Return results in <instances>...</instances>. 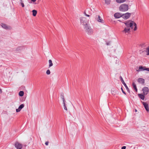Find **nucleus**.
Segmentation results:
<instances>
[{
    "instance_id": "nucleus-1",
    "label": "nucleus",
    "mask_w": 149,
    "mask_h": 149,
    "mask_svg": "<svg viewBox=\"0 0 149 149\" xmlns=\"http://www.w3.org/2000/svg\"><path fill=\"white\" fill-rule=\"evenodd\" d=\"M123 23L125 24L126 27L122 31L123 32L126 34L129 33L130 32V29H133V26H134V31L137 30V28L136 23L134 21L129 20L126 21Z\"/></svg>"
},
{
    "instance_id": "nucleus-2",
    "label": "nucleus",
    "mask_w": 149,
    "mask_h": 149,
    "mask_svg": "<svg viewBox=\"0 0 149 149\" xmlns=\"http://www.w3.org/2000/svg\"><path fill=\"white\" fill-rule=\"evenodd\" d=\"M86 32L89 35H91L93 33V30L91 28L89 25L84 27V28Z\"/></svg>"
},
{
    "instance_id": "nucleus-3",
    "label": "nucleus",
    "mask_w": 149,
    "mask_h": 149,
    "mask_svg": "<svg viewBox=\"0 0 149 149\" xmlns=\"http://www.w3.org/2000/svg\"><path fill=\"white\" fill-rule=\"evenodd\" d=\"M81 24L84 27L89 25L88 24L89 20L87 19L85 17H82L80 19Z\"/></svg>"
},
{
    "instance_id": "nucleus-4",
    "label": "nucleus",
    "mask_w": 149,
    "mask_h": 149,
    "mask_svg": "<svg viewBox=\"0 0 149 149\" xmlns=\"http://www.w3.org/2000/svg\"><path fill=\"white\" fill-rule=\"evenodd\" d=\"M129 9V6L127 4L124 3L121 5L119 7V10L121 11L125 12Z\"/></svg>"
},
{
    "instance_id": "nucleus-5",
    "label": "nucleus",
    "mask_w": 149,
    "mask_h": 149,
    "mask_svg": "<svg viewBox=\"0 0 149 149\" xmlns=\"http://www.w3.org/2000/svg\"><path fill=\"white\" fill-rule=\"evenodd\" d=\"M131 14L130 13H126L122 15V17L125 19H128L130 17Z\"/></svg>"
},
{
    "instance_id": "nucleus-6",
    "label": "nucleus",
    "mask_w": 149,
    "mask_h": 149,
    "mask_svg": "<svg viewBox=\"0 0 149 149\" xmlns=\"http://www.w3.org/2000/svg\"><path fill=\"white\" fill-rule=\"evenodd\" d=\"M144 70H147L149 71V68H146L145 67H143L142 66H140L138 70H137L138 72H139L141 71H143Z\"/></svg>"
},
{
    "instance_id": "nucleus-7",
    "label": "nucleus",
    "mask_w": 149,
    "mask_h": 149,
    "mask_svg": "<svg viewBox=\"0 0 149 149\" xmlns=\"http://www.w3.org/2000/svg\"><path fill=\"white\" fill-rule=\"evenodd\" d=\"M120 80H121V82H122L123 84L124 85V86H125L126 88V89L127 90V91H128V92H129V89L128 88V87L127 86V85L125 83V82L124 80H123V78L121 76H120Z\"/></svg>"
},
{
    "instance_id": "nucleus-8",
    "label": "nucleus",
    "mask_w": 149,
    "mask_h": 149,
    "mask_svg": "<svg viewBox=\"0 0 149 149\" xmlns=\"http://www.w3.org/2000/svg\"><path fill=\"white\" fill-rule=\"evenodd\" d=\"M15 146L17 149H21L22 147V145L18 142H16Z\"/></svg>"
},
{
    "instance_id": "nucleus-9",
    "label": "nucleus",
    "mask_w": 149,
    "mask_h": 149,
    "mask_svg": "<svg viewBox=\"0 0 149 149\" xmlns=\"http://www.w3.org/2000/svg\"><path fill=\"white\" fill-rule=\"evenodd\" d=\"M95 19L99 22H101L102 23H103L104 22V21L99 15L97 16V17H96Z\"/></svg>"
},
{
    "instance_id": "nucleus-10",
    "label": "nucleus",
    "mask_w": 149,
    "mask_h": 149,
    "mask_svg": "<svg viewBox=\"0 0 149 149\" xmlns=\"http://www.w3.org/2000/svg\"><path fill=\"white\" fill-rule=\"evenodd\" d=\"M142 103L146 111H149V108L148 104L144 102H142Z\"/></svg>"
},
{
    "instance_id": "nucleus-11",
    "label": "nucleus",
    "mask_w": 149,
    "mask_h": 149,
    "mask_svg": "<svg viewBox=\"0 0 149 149\" xmlns=\"http://www.w3.org/2000/svg\"><path fill=\"white\" fill-rule=\"evenodd\" d=\"M148 90L149 89L147 87H144L143 88L142 90L143 93L145 95L147 94L148 92Z\"/></svg>"
},
{
    "instance_id": "nucleus-12",
    "label": "nucleus",
    "mask_w": 149,
    "mask_h": 149,
    "mask_svg": "<svg viewBox=\"0 0 149 149\" xmlns=\"http://www.w3.org/2000/svg\"><path fill=\"white\" fill-rule=\"evenodd\" d=\"M138 82L142 84H143L145 82V80L142 78H139L138 79Z\"/></svg>"
},
{
    "instance_id": "nucleus-13",
    "label": "nucleus",
    "mask_w": 149,
    "mask_h": 149,
    "mask_svg": "<svg viewBox=\"0 0 149 149\" xmlns=\"http://www.w3.org/2000/svg\"><path fill=\"white\" fill-rule=\"evenodd\" d=\"M23 47L22 46H19L16 48L15 51L17 52H20L22 50Z\"/></svg>"
},
{
    "instance_id": "nucleus-14",
    "label": "nucleus",
    "mask_w": 149,
    "mask_h": 149,
    "mask_svg": "<svg viewBox=\"0 0 149 149\" xmlns=\"http://www.w3.org/2000/svg\"><path fill=\"white\" fill-rule=\"evenodd\" d=\"M122 14L119 13H116L114 15V17L116 18H118L122 17Z\"/></svg>"
},
{
    "instance_id": "nucleus-15",
    "label": "nucleus",
    "mask_w": 149,
    "mask_h": 149,
    "mask_svg": "<svg viewBox=\"0 0 149 149\" xmlns=\"http://www.w3.org/2000/svg\"><path fill=\"white\" fill-rule=\"evenodd\" d=\"M24 105L23 104H21L19 107L18 109H16V111L17 112H19L24 107Z\"/></svg>"
},
{
    "instance_id": "nucleus-16",
    "label": "nucleus",
    "mask_w": 149,
    "mask_h": 149,
    "mask_svg": "<svg viewBox=\"0 0 149 149\" xmlns=\"http://www.w3.org/2000/svg\"><path fill=\"white\" fill-rule=\"evenodd\" d=\"M140 54H141L143 56H145L146 55V50H141L140 51Z\"/></svg>"
},
{
    "instance_id": "nucleus-17",
    "label": "nucleus",
    "mask_w": 149,
    "mask_h": 149,
    "mask_svg": "<svg viewBox=\"0 0 149 149\" xmlns=\"http://www.w3.org/2000/svg\"><path fill=\"white\" fill-rule=\"evenodd\" d=\"M49 68L52 66L53 65V63L51 60L49 59L48 61Z\"/></svg>"
},
{
    "instance_id": "nucleus-18",
    "label": "nucleus",
    "mask_w": 149,
    "mask_h": 149,
    "mask_svg": "<svg viewBox=\"0 0 149 149\" xmlns=\"http://www.w3.org/2000/svg\"><path fill=\"white\" fill-rule=\"evenodd\" d=\"M116 2L118 3H121L125 2L126 0H115Z\"/></svg>"
},
{
    "instance_id": "nucleus-19",
    "label": "nucleus",
    "mask_w": 149,
    "mask_h": 149,
    "mask_svg": "<svg viewBox=\"0 0 149 149\" xmlns=\"http://www.w3.org/2000/svg\"><path fill=\"white\" fill-rule=\"evenodd\" d=\"M138 96L142 100H144L145 98L144 96L142 94H138Z\"/></svg>"
},
{
    "instance_id": "nucleus-20",
    "label": "nucleus",
    "mask_w": 149,
    "mask_h": 149,
    "mask_svg": "<svg viewBox=\"0 0 149 149\" xmlns=\"http://www.w3.org/2000/svg\"><path fill=\"white\" fill-rule=\"evenodd\" d=\"M1 26L3 28L5 29H6L8 28V27L7 26V25L5 24L2 23L1 24Z\"/></svg>"
},
{
    "instance_id": "nucleus-21",
    "label": "nucleus",
    "mask_w": 149,
    "mask_h": 149,
    "mask_svg": "<svg viewBox=\"0 0 149 149\" xmlns=\"http://www.w3.org/2000/svg\"><path fill=\"white\" fill-rule=\"evenodd\" d=\"M32 13H33V14H32L33 15L34 17L36 16V15L37 14V11L36 10H33L32 11Z\"/></svg>"
},
{
    "instance_id": "nucleus-22",
    "label": "nucleus",
    "mask_w": 149,
    "mask_h": 149,
    "mask_svg": "<svg viewBox=\"0 0 149 149\" xmlns=\"http://www.w3.org/2000/svg\"><path fill=\"white\" fill-rule=\"evenodd\" d=\"M132 86H133L136 92H137V89L136 88V85L134 83H133Z\"/></svg>"
},
{
    "instance_id": "nucleus-23",
    "label": "nucleus",
    "mask_w": 149,
    "mask_h": 149,
    "mask_svg": "<svg viewBox=\"0 0 149 149\" xmlns=\"http://www.w3.org/2000/svg\"><path fill=\"white\" fill-rule=\"evenodd\" d=\"M146 55H149V46L147 47L146 49Z\"/></svg>"
},
{
    "instance_id": "nucleus-24",
    "label": "nucleus",
    "mask_w": 149,
    "mask_h": 149,
    "mask_svg": "<svg viewBox=\"0 0 149 149\" xmlns=\"http://www.w3.org/2000/svg\"><path fill=\"white\" fill-rule=\"evenodd\" d=\"M24 95V92L23 91H21L19 92V96L22 97Z\"/></svg>"
},
{
    "instance_id": "nucleus-25",
    "label": "nucleus",
    "mask_w": 149,
    "mask_h": 149,
    "mask_svg": "<svg viewBox=\"0 0 149 149\" xmlns=\"http://www.w3.org/2000/svg\"><path fill=\"white\" fill-rule=\"evenodd\" d=\"M105 3L107 5L109 4L111 2L110 0H105Z\"/></svg>"
},
{
    "instance_id": "nucleus-26",
    "label": "nucleus",
    "mask_w": 149,
    "mask_h": 149,
    "mask_svg": "<svg viewBox=\"0 0 149 149\" xmlns=\"http://www.w3.org/2000/svg\"><path fill=\"white\" fill-rule=\"evenodd\" d=\"M22 7H24V5L22 0H20V3Z\"/></svg>"
},
{
    "instance_id": "nucleus-27",
    "label": "nucleus",
    "mask_w": 149,
    "mask_h": 149,
    "mask_svg": "<svg viewBox=\"0 0 149 149\" xmlns=\"http://www.w3.org/2000/svg\"><path fill=\"white\" fill-rule=\"evenodd\" d=\"M63 106H64V109L67 111V107H66V106H65V104H63Z\"/></svg>"
},
{
    "instance_id": "nucleus-28",
    "label": "nucleus",
    "mask_w": 149,
    "mask_h": 149,
    "mask_svg": "<svg viewBox=\"0 0 149 149\" xmlns=\"http://www.w3.org/2000/svg\"><path fill=\"white\" fill-rule=\"evenodd\" d=\"M50 73V72L49 70H47V74H49Z\"/></svg>"
},
{
    "instance_id": "nucleus-29",
    "label": "nucleus",
    "mask_w": 149,
    "mask_h": 149,
    "mask_svg": "<svg viewBox=\"0 0 149 149\" xmlns=\"http://www.w3.org/2000/svg\"><path fill=\"white\" fill-rule=\"evenodd\" d=\"M121 90L123 92V93L124 94H125V95L126 94V93L125 92L123 91V88H122V87H121Z\"/></svg>"
},
{
    "instance_id": "nucleus-30",
    "label": "nucleus",
    "mask_w": 149,
    "mask_h": 149,
    "mask_svg": "<svg viewBox=\"0 0 149 149\" xmlns=\"http://www.w3.org/2000/svg\"><path fill=\"white\" fill-rule=\"evenodd\" d=\"M84 14H85V15L86 16H87V17H89L90 15H87V14L85 12H84Z\"/></svg>"
},
{
    "instance_id": "nucleus-31",
    "label": "nucleus",
    "mask_w": 149,
    "mask_h": 149,
    "mask_svg": "<svg viewBox=\"0 0 149 149\" xmlns=\"http://www.w3.org/2000/svg\"><path fill=\"white\" fill-rule=\"evenodd\" d=\"M126 148V147L125 146H123L122 147L121 149H125Z\"/></svg>"
},
{
    "instance_id": "nucleus-32",
    "label": "nucleus",
    "mask_w": 149,
    "mask_h": 149,
    "mask_svg": "<svg viewBox=\"0 0 149 149\" xmlns=\"http://www.w3.org/2000/svg\"><path fill=\"white\" fill-rule=\"evenodd\" d=\"M38 3V2H36V1L34 2H32V3L34 4H36Z\"/></svg>"
},
{
    "instance_id": "nucleus-33",
    "label": "nucleus",
    "mask_w": 149,
    "mask_h": 149,
    "mask_svg": "<svg viewBox=\"0 0 149 149\" xmlns=\"http://www.w3.org/2000/svg\"><path fill=\"white\" fill-rule=\"evenodd\" d=\"M62 100H63V104H65V99H63Z\"/></svg>"
},
{
    "instance_id": "nucleus-34",
    "label": "nucleus",
    "mask_w": 149,
    "mask_h": 149,
    "mask_svg": "<svg viewBox=\"0 0 149 149\" xmlns=\"http://www.w3.org/2000/svg\"><path fill=\"white\" fill-rule=\"evenodd\" d=\"M61 98L63 99L64 98V97L63 95H61Z\"/></svg>"
},
{
    "instance_id": "nucleus-35",
    "label": "nucleus",
    "mask_w": 149,
    "mask_h": 149,
    "mask_svg": "<svg viewBox=\"0 0 149 149\" xmlns=\"http://www.w3.org/2000/svg\"><path fill=\"white\" fill-rule=\"evenodd\" d=\"M31 0L32 1V2H35L36 1V0Z\"/></svg>"
},
{
    "instance_id": "nucleus-36",
    "label": "nucleus",
    "mask_w": 149,
    "mask_h": 149,
    "mask_svg": "<svg viewBox=\"0 0 149 149\" xmlns=\"http://www.w3.org/2000/svg\"><path fill=\"white\" fill-rule=\"evenodd\" d=\"M2 93V91L1 89L0 88V93Z\"/></svg>"
},
{
    "instance_id": "nucleus-37",
    "label": "nucleus",
    "mask_w": 149,
    "mask_h": 149,
    "mask_svg": "<svg viewBox=\"0 0 149 149\" xmlns=\"http://www.w3.org/2000/svg\"><path fill=\"white\" fill-rule=\"evenodd\" d=\"M45 144L46 145H47V142H45Z\"/></svg>"
},
{
    "instance_id": "nucleus-38",
    "label": "nucleus",
    "mask_w": 149,
    "mask_h": 149,
    "mask_svg": "<svg viewBox=\"0 0 149 149\" xmlns=\"http://www.w3.org/2000/svg\"><path fill=\"white\" fill-rule=\"evenodd\" d=\"M135 112H136V111H137V110H136V109H135Z\"/></svg>"
},
{
    "instance_id": "nucleus-39",
    "label": "nucleus",
    "mask_w": 149,
    "mask_h": 149,
    "mask_svg": "<svg viewBox=\"0 0 149 149\" xmlns=\"http://www.w3.org/2000/svg\"><path fill=\"white\" fill-rule=\"evenodd\" d=\"M48 142H47V145H48Z\"/></svg>"
},
{
    "instance_id": "nucleus-40",
    "label": "nucleus",
    "mask_w": 149,
    "mask_h": 149,
    "mask_svg": "<svg viewBox=\"0 0 149 149\" xmlns=\"http://www.w3.org/2000/svg\"><path fill=\"white\" fill-rule=\"evenodd\" d=\"M107 45H108V43H107Z\"/></svg>"
},
{
    "instance_id": "nucleus-41",
    "label": "nucleus",
    "mask_w": 149,
    "mask_h": 149,
    "mask_svg": "<svg viewBox=\"0 0 149 149\" xmlns=\"http://www.w3.org/2000/svg\"><path fill=\"white\" fill-rule=\"evenodd\" d=\"M118 21H120V22H121L120 20H119Z\"/></svg>"
}]
</instances>
